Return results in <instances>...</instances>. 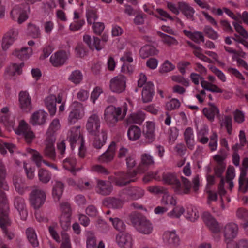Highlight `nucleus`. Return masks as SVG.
Returning a JSON list of instances; mask_svg holds the SVG:
<instances>
[{
  "label": "nucleus",
  "instance_id": "30",
  "mask_svg": "<svg viewBox=\"0 0 248 248\" xmlns=\"http://www.w3.org/2000/svg\"><path fill=\"white\" fill-rule=\"evenodd\" d=\"M184 141L187 147L190 150L193 149L195 145V139L193 129L188 127L184 132Z\"/></svg>",
  "mask_w": 248,
  "mask_h": 248
},
{
  "label": "nucleus",
  "instance_id": "25",
  "mask_svg": "<svg viewBox=\"0 0 248 248\" xmlns=\"http://www.w3.org/2000/svg\"><path fill=\"white\" fill-rule=\"evenodd\" d=\"M238 226L233 223H231L227 224L224 228V234L226 240L228 241H231L234 238L238 232ZM229 242H227V243Z\"/></svg>",
  "mask_w": 248,
  "mask_h": 248
},
{
  "label": "nucleus",
  "instance_id": "5",
  "mask_svg": "<svg viewBox=\"0 0 248 248\" xmlns=\"http://www.w3.org/2000/svg\"><path fill=\"white\" fill-rule=\"evenodd\" d=\"M126 77L122 74H119L113 77L109 81L110 90L117 94L123 93L126 88Z\"/></svg>",
  "mask_w": 248,
  "mask_h": 248
},
{
  "label": "nucleus",
  "instance_id": "51",
  "mask_svg": "<svg viewBox=\"0 0 248 248\" xmlns=\"http://www.w3.org/2000/svg\"><path fill=\"white\" fill-rule=\"evenodd\" d=\"M109 220L112 223L114 228L120 232H124L126 230V225L118 218H109Z\"/></svg>",
  "mask_w": 248,
  "mask_h": 248
},
{
  "label": "nucleus",
  "instance_id": "55",
  "mask_svg": "<svg viewBox=\"0 0 248 248\" xmlns=\"http://www.w3.org/2000/svg\"><path fill=\"white\" fill-rule=\"evenodd\" d=\"M205 34L210 39L216 40L219 37V34L212 27L209 26H205L203 29Z\"/></svg>",
  "mask_w": 248,
  "mask_h": 248
},
{
  "label": "nucleus",
  "instance_id": "31",
  "mask_svg": "<svg viewBox=\"0 0 248 248\" xmlns=\"http://www.w3.org/2000/svg\"><path fill=\"white\" fill-rule=\"evenodd\" d=\"M7 170L6 166L1 159H0V188L4 191H8L9 187L6 180Z\"/></svg>",
  "mask_w": 248,
  "mask_h": 248
},
{
  "label": "nucleus",
  "instance_id": "2",
  "mask_svg": "<svg viewBox=\"0 0 248 248\" xmlns=\"http://www.w3.org/2000/svg\"><path fill=\"white\" fill-rule=\"evenodd\" d=\"M129 219L136 229L140 233L149 234L152 232L153 227L152 223L141 214L132 212L129 215Z\"/></svg>",
  "mask_w": 248,
  "mask_h": 248
},
{
  "label": "nucleus",
  "instance_id": "36",
  "mask_svg": "<svg viewBox=\"0 0 248 248\" xmlns=\"http://www.w3.org/2000/svg\"><path fill=\"white\" fill-rule=\"evenodd\" d=\"M13 181L16 191L21 195L23 194L25 189V179L20 176L15 175Z\"/></svg>",
  "mask_w": 248,
  "mask_h": 248
},
{
  "label": "nucleus",
  "instance_id": "17",
  "mask_svg": "<svg viewBox=\"0 0 248 248\" xmlns=\"http://www.w3.org/2000/svg\"><path fill=\"white\" fill-rule=\"evenodd\" d=\"M116 241L121 248H133V240L130 234L120 233L116 235Z\"/></svg>",
  "mask_w": 248,
  "mask_h": 248
},
{
  "label": "nucleus",
  "instance_id": "61",
  "mask_svg": "<svg viewBox=\"0 0 248 248\" xmlns=\"http://www.w3.org/2000/svg\"><path fill=\"white\" fill-rule=\"evenodd\" d=\"M227 248H248V240L241 239L235 245L228 244Z\"/></svg>",
  "mask_w": 248,
  "mask_h": 248
},
{
  "label": "nucleus",
  "instance_id": "64",
  "mask_svg": "<svg viewBox=\"0 0 248 248\" xmlns=\"http://www.w3.org/2000/svg\"><path fill=\"white\" fill-rule=\"evenodd\" d=\"M172 81L181 83L186 87H188L189 85V81L188 79L185 78L183 77L180 75H174L171 77Z\"/></svg>",
  "mask_w": 248,
  "mask_h": 248
},
{
  "label": "nucleus",
  "instance_id": "26",
  "mask_svg": "<svg viewBox=\"0 0 248 248\" xmlns=\"http://www.w3.org/2000/svg\"><path fill=\"white\" fill-rule=\"evenodd\" d=\"M162 180L165 184L173 185L175 191L181 187V183L174 173L164 172L162 174Z\"/></svg>",
  "mask_w": 248,
  "mask_h": 248
},
{
  "label": "nucleus",
  "instance_id": "38",
  "mask_svg": "<svg viewBox=\"0 0 248 248\" xmlns=\"http://www.w3.org/2000/svg\"><path fill=\"white\" fill-rule=\"evenodd\" d=\"M158 51L155 47L151 45H145L143 46L140 50V57L143 59H145L150 56L157 55Z\"/></svg>",
  "mask_w": 248,
  "mask_h": 248
},
{
  "label": "nucleus",
  "instance_id": "54",
  "mask_svg": "<svg viewBox=\"0 0 248 248\" xmlns=\"http://www.w3.org/2000/svg\"><path fill=\"white\" fill-rule=\"evenodd\" d=\"M70 217L71 216L68 215H61L60 217V225L64 231H66L70 228Z\"/></svg>",
  "mask_w": 248,
  "mask_h": 248
},
{
  "label": "nucleus",
  "instance_id": "13",
  "mask_svg": "<svg viewBox=\"0 0 248 248\" xmlns=\"http://www.w3.org/2000/svg\"><path fill=\"white\" fill-rule=\"evenodd\" d=\"M113 190V186L109 181L98 179L96 180V192L103 196H108Z\"/></svg>",
  "mask_w": 248,
  "mask_h": 248
},
{
  "label": "nucleus",
  "instance_id": "49",
  "mask_svg": "<svg viewBox=\"0 0 248 248\" xmlns=\"http://www.w3.org/2000/svg\"><path fill=\"white\" fill-rule=\"evenodd\" d=\"M38 176L39 181L43 184H47L51 179V173L43 169L39 170Z\"/></svg>",
  "mask_w": 248,
  "mask_h": 248
},
{
  "label": "nucleus",
  "instance_id": "14",
  "mask_svg": "<svg viewBox=\"0 0 248 248\" xmlns=\"http://www.w3.org/2000/svg\"><path fill=\"white\" fill-rule=\"evenodd\" d=\"M68 53L64 50L55 52L50 58V62L55 67H59L64 64L68 58Z\"/></svg>",
  "mask_w": 248,
  "mask_h": 248
},
{
  "label": "nucleus",
  "instance_id": "56",
  "mask_svg": "<svg viewBox=\"0 0 248 248\" xmlns=\"http://www.w3.org/2000/svg\"><path fill=\"white\" fill-rule=\"evenodd\" d=\"M27 151L29 153L32 154V157L33 161L35 162L36 165L38 167H40L42 162H43L44 161L42 159V156L41 155V154L38 152L35 151L32 149H27Z\"/></svg>",
  "mask_w": 248,
  "mask_h": 248
},
{
  "label": "nucleus",
  "instance_id": "10",
  "mask_svg": "<svg viewBox=\"0 0 248 248\" xmlns=\"http://www.w3.org/2000/svg\"><path fill=\"white\" fill-rule=\"evenodd\" d=\"M16 133L18 135L23 136L26 141L28 143H31L35 137L33 132L31 130L28 124L24 120L20 122Z\"/></svg>",
  "mask_w": 248,
  "mask_h": 248
},
{
  "label": "nucleus",
  "instance_id": "29",
  "mask_svg": "<svg viewBox=\"0 0 248 248\" xmlns=\"http://www.w3.org/2000/svg\"><path fill=\"white\" fill-rule=\"evenodd\" d=\"M83 41L92 50L95 49L99 51L103 47L100 45V40L98 37L93 36L91 38L89 35H85L83 36Z\"/></svg>",
  "mask_w": 248,
  "mask_h": 248
},
{
  "label": "nucleus",
  "instance_id": "62",
  "mask_svg": "<svg viewBox=\"0 0 248 248\" xmlns=\"http://www.w3.org/2000/svg\"><path fill=\"white\" fill-rule=\"evenodd\" d=\"M180 106L179 101L177 99H172L166 104V108L168 110L171 111L178 108Z\"/></svg>",
  "mask_w": 248,
  "mask_h": 248
},
{
  "label": "nucleus",
  "instance_id": "20",
  "mask_svg": "<svg viewBox=\"0 0 248 248\" xmlns=\"http://www.w3.org/2000/svg\"><path fill=\"white\" fill-rule=\"evenodd\" d=\"M155 124L152 122H147L143 135L145 141L149 144L153 142L155 139Z\"/></svg>",
  "mask_w": 248,
  "mask_h": 248
},
{
  "label": "nucleus",
  "instance_id": "52",
  "mask_svg": "<svg viewBox=\"0 0 248 248\" xmlns=\"http://www.w3.org/2000/svg\"><path fill=\"white\" fill-rule=\"evenodd\" d=\"M176 199L168 193H165L163 195L161 199V203L163 205L174 206L176 204Z\"/></svg>",
  "mask_w": 248,
  "mask_h": 248
},
{
  "label": "nucleus",
  "instance_id": "6",
  "mask_svg": "<svg viewBox=\"0 0 248 248\" xmlns=\"http://www.w3.org/2000/svg\"><path fill=\"white\" fill-rule=\"evenodd\" d=\"M19 34L18 29L13 27L4 34L1 43V47L3 51H7L10 46L17 39Z\"/></svg>",
  "mask_w": 248,
  "mask_h": 248
},
{
  "label": "nucleus",
  "instance_id": "40",
  "mask_svg": "<svg viewBox=\"0 0 248 248\" xmlns=\"http://www.w3.org/2000/svg\"><path fill=\"white\" fill-rule=\"evenodd\" d=\"M31 54L32 49L28 47L15 49L12 53L13 55L22 60L28 59Z\"/></svg>",
  "mask_w": 248,
  "mask_h": 248
},
{
  "label": "nucleus",
  "instance_id": "42",
  "mask_svg": "<svg viewBox=\"0 0 248 248\" xmlns=\"http://www.w3.org/2000/svg\"><path fill=\"white\" fill-rule=\"evenodd\" d=\"M208 134V129L206 126H203L197 131V140L202 144H206L209 141L207 137Z\"/></svg>",
  "mask_w": 248,
  "mask_h": 248
},
{
  "label": "nucleus",
  "instance_id": "4",
  "mask_svg": "<svg viewBox=\"0 0 248 248\" xmlns=\"http://www.w3.org/2000/svg\"><path fill=\"white\" fill-rule=\"evenodd\" d=\"M101 119L98 112L93 111L89 116L86 124V129L90 135H95L100 130Z\"/></svg>",
  "mask_w": 248,
  "mask_h": 248
},
{
  "label": "nucleus",
  "instance_id": "22",
  "mask_svg": "<svg viewBox=\"0 0 248 248\" xmlns=\"http://www.w3.org/2000/svg\"><path fill=\"white\" fill-rule=\"evenodd\" d=\"M154 93L153 84L151 82H147L144 86L142 91V100L143 103H146L151 102Z\"/></svg>",
  "mask_w": 248,
  "mask_h": 248
},
{
  "label": "nucleus",
  "instance_id": "18",
  "mask_svg": "<svg viewBox=\"0 0 248 248\" xmlns=\"http://www.w3.org/2000/svg\"><path fill=\"white\" fill-rule=\"evenodd\" d=\"M14 204L19 213L21 219L25 220L28 217V211L25 200L21 197L17 196L15 197Z\"/></svg>",
  "mask_w": 248,
  "mask_h": 248
},
{
  "label": "nucleus",
  "instance_id": "39",
  "mask_svg": "<svg viewBox=\"0 0 248 248\" xmlns=\"http://www.w3.org/2000/svg\"><path fill=\"white\" fill-rule=\"evenodd\" d=\"M27 34L33 39L40 38L41 36L39 27L32 23H29L27 25Z\"/></svg>",
  "mask_w": 248,
  "mask_h": 248
},
{
  "label": "nucleus",
  "instance_id": "19",
  "mask_svg": "<svg viewBox=\"0 0 248 248\" xmlns=\"http://www.w3.org/2000/svg\"><path fill=\"white\" fill-rule=\"evenodd\" d=\"M47 115V113L44 110L36 111L32 114L30 118V123L34 126L43 125L45 124Z\"/></svg>",
  "mask_w": 248,
  "mask_h": 248
},
{
  "label": "nucleus",
  "instance_id": "12",
  "mask_svg": "<svg viewBox=\"0 0 248 248\" xmlns=\"http://www.w3.org/2000/svg\"><path fill=\"white\" fill-rule=\"evenodd\" d=\"M123 193L130 200H137L144 196L145 190L139 186H129L123 190Z\"/></svg>",
  "mask_w": 248,
  "mask_h": 248
},
{
  "label": "nucleus",
  "instance_id": "46",
  "mask_svg": "<svg viewBox=\"0 0 248 248\" xmlns=\"http://www.w3.org/2000/svg\"><path fill=\"white\" fill-rule=\"evenodd\" d=\"M181 180L184 188L182 189L181 186L179 189H176V192L179 194H188L191 188V182L187 178L183 176L181 177Z\"/></svg>",
  "mask_w": 248,
  "mask_h": 248
},
{
  "label": "nucleus",
  "instance_id": "41",
  "mask_svg": "<svg viewBox=\"0 0 248 248\" xmlns=\"http://www.w3.org/2000/svg\"><path fill=\"white\" fill-rule=\"evenodd\" d=\"M26 235L29 243L33 247H37L39 246V241L34 229L29 227L26 230Z\"/></svg>",
  "mask_w": 248,
  "mask_h": 248
},
{
  "label": "nucleus",
  "instance_id": "7",
  "mask_svg": "<svg viewBox=\"0 0 248 248\" xmlns=\"http://www.w3.org/2000/svg\"><path fill=\"white\" fill-rule=\"evenodd\" d=\"M8 207L5 206L4 208V213L3 215L0 216V227L1 228L3 233L9 240L13 239L15 237L14 233L8 228L11 225V220L9 217V214H7Z\"/></svg>",
  "mask_w": 248,
  "mask_h": 248
},
{
  "label": "nucleus",
  "instance_id": "47",
  "mask_svg": "<svg viewBox=\"0 0 248 248\" xmlns=\"http://www.w3.org/2000/svg\"><path fill=\"white\" fill-rule=\"evenodd\" d=\"M3 189L0 188V216L3 215L4 213V208L7 206V214L9 213V206L7 202V196L6 193L3 192Z\"/></svg>",
  "mask_w": 248,
  "mask_h": 248
},
{
  "label": "nucleus",
  "instance_id": "28",
  "mask_svg": "<svg viewBox=\"0 0 248 248\" xmlns=\"http://www.w3.org/2000/svg\"><path fill=\"white\" fill-rule=\"evenodd\" d=\"M154 161L153 157L149 154L144 153L141 155V163L139 167L140 172H144L148 168L154 165Z\"/></svg>",
  "mask_w": 248,
  "mask_h": 248
},
{
  "label": "nucleus",
  "instance_id": "34",
  "mask_svg": "<svg viewBox=\"0 0 248 248\" xmlns=\"http://www.w3.org/2000/svg\"><path fill=\"white\" fill-rule=\"evenodd\" d=\"M124 203V201L114 197H108L105 198L103 201L104 205L113 208H121Z\"/></svg>",
  "mask_w": 248,
  "mask_h": 248
},
{
  "label": "nucleus",
  "instance_id": "57",
  "mask_svg": "<svg viewBox=\"0 0 248 248\" xmlns=\"http://www.w3.org/2000/svg\"><path fill=\"white\" fill-rule=\"evenodd\" d=\"M185 209L182 206L175 207L172 211L168 213V216L170 217L179 218L184 213Z\"/></svg>",
  "mask_w": 248,
  "mask_h": 248
},
{
  "label": "nucleus",
  "instance_id": "16",
  "mask_svg": "<svg viewBox=\"0 0 248 248\" xmlns=\"http://www.w3.org/2000/svg\"><path fill=\"white\" fill-rule=\"evenodd\" d=\"M69 140L71 148L73 149L76 144L80 145V140L83 137L81 134L79 127H73L71 128L68 134Z\"/></svg>",
  "mask_w": 248,
  "mask_h": 248
},
{
  "label": "nucleus",
  "instance_id": "15",
  "mask_svg": "<svg viewBox=\"0 0 248 248\" xmlns=\"http://www.w3.org/2000/svg\"><path fill=\"white\" fill-rule=\"evenodd\" d=\"M202 218L204 222L212 232L217 233L220 231V226L218 222L210 213L204 212Z\"/></svg>",
  "mask_w": 248,
  "mask_h": 248
},
{
  "label": "nucleus",
  "instance_id": "8",
  "mask_svg": "<svg viewBox=\"0 0 248 248\" xmlns=\"http://www.w3.org/2000/svg\"><path fill=\"white\" fill-rule=\"evenodd\" d=\"M137 174V172L135 170L127 172H119L115 179L114 184L120 187L126 186L132 182L136 181L135 177Z\"/></svg>",
  "mask_w": 248,
  "mask_h": 248
},
{
  "label": "nucleus",
  "instance_id": "24",
  "mask_svg": "<svg viewBox=\"0 0 248 248\" xmlns=\"http://www.w3.org/2000/svg\"><path fill=\"white\" fill-rule=\"evenodd\" d=\"M116 150V143L112 142L106 152L98 157V160L101 163H108L112 161L114 158Z\"/></svg>",
  "mask_w": 248,
  "mask_h": 248
},
{
  "label": "nucleus",
  "instance_id": "45",
  "mask_svg": "<svg viewBox=\"0 0 248 248\" xmlns=\"http://www.w3.org/2000/svg\"><path fill=\"white\" fill-rule=\"evenodd\" d=\"M76 163L77 160L76 158L70 157L66 158L63 161V166L66 170L70 171L75 174Z\"/></svg>",
  "mask_w": 248,
  "mask_h": 248
},
{
  "label": "nucleus",
  "instance_id": "37",
  "mask_svg": "<svg viewBox=\"0 0 248 248\" xmlns=\"http://www.w3.org/2000/svg\"><path fill=\"white\" fill-rule=\"evenodd\" d=\"M64 188V184L59 181H55L52 188V196L55 200L59 201L62 196Z\"/></svg>",
  "mask_w": 248,
  "mask_h": 248
},
{
  "label": "nucleus",
  "instance_id": "9",
  "mask_svg": "<svg viewBox=\"0 0 248 248\" xmlns=\"http://www.w3.org/2000/svg\"><path fill=\"white\" fill-rule=\"evenodd\" d=\"M46 135V138L45 141V148L44 150L45 156L49 159L54 160L56 158V152L54 148V143L56 140V138L53 134L48 132Z\"/></svg>",
  "mask_w": 248,
  "mask_h": 248
},
{
  "label": "nucleus",
  "instance_id": "53",
  "mask_svg": "<svg viewBox=\"0 0 248 248\" xmlns=\"http://www.w3.org/2000/svg\"><path fill=\"white\" fill-rule=\"evenodd\" d=\"M157 34L161 38L162 41L168 46L178 44L177 40L173 37L164 34L160 31H157Z\"/></svg>",
  "mask_w": 248,
  "mask_h": 248
},
{
  "label": "nucleus",
  "instance_id": "33",
  "mask_svg": "<svg viewBox=\"0 0 248 248\" xmlns=\"http://www.w3.org/2000/svg\"><path fill=\"white\" fill-rule=\"evenodd\" d=\"M77 108L73 109L69 113L68 122L69 124H74L78 120L81 119L83 116L81 111V104L77 103Z\"/></svg>",
  "mask_w": 248,
  "mask_h": 248
},
{
  "label": "nucleus",
  "instance_id": "63",
  "mask_svg": "<svg viewBox=\"0 0 248 248\" xmlns=\"http://www.w3.org/2000/svg\"><path fill=\"white\" fill-rule=\"evenodd\" d=\"M175 68V66L172 64L170 62L166 60L162 64L160 69V72L162 73H167L170 72Z\"/></svg>",
  "mask_w": 248,
  "mask_h": 248
},
{
  "label": "nucleus",
  "instance_id": "27",
  "mask_svg": "<svg viewBox=\"0 0 248 248\" xmlns=\"http://www.w3.org/2000/svg\"><path fill=\"white\" fill-rule=\"evenodd\" d=\"M163 239L165 244L171 247L177 246L179 243V238L174 231L165 232Z\"/></svg>",
  "mask_w": 248,
  "mask_h": 248
},
{
  "label": "nucleus",
  "instance_id": "50",
  "mask_svg": "<svg viewBox=\"0 0 248 248\" xmlns=\"http://www.w3.org/2000/svg\"><path fill=\"white\" fill-rule=\"evenodd\" d=\"M24 65V63L22 62L20 64L16 63H12L11 64L6 70V72L10 76H14L17 73L18 75L20 74L22 72L21 69Z\"/></svg>",
  "mask_w": 248,
  "mask_h": 248
},
{
  "label": "nucleus",
  "instance_id": "35",
  "mask_svg": "<svg viewBox=\"0 0 248 248\" xmlns=\"http://www.w3.org/2000/svg\"><path fill=\"white\" fill-rule=\"evenodd\" d=\"M178 6L180 11L187 18L192 19L195 13L194 9L188 3L184 2H179Z\"/></svg>",
  "mask_w": 248,
  "mask_h": 248
},
{
  "label": "nucleus",
  "instance_id": "59",
  "mask_svg": "<svg viewBox=\"0 0 248 248\" xmlns=\"http://www.w3.org/2000/svg\"><path fill=\"white\" fill-rule=\"evenodd\" d=\"M221 126H224L227 130L229 135L232 134V119L231 116H226L222 120L221 123Z\"/></svg>",
  "mask_w": 248,
  "mask_h": 248
},
{
  "label": "nucleus",
  "instance_id": "21",
  "mask_svg": "<svg viewBox=\"0 0 248 248\" xmlns=\"http://www.w3.org/2000/svg\"><path fill=\"white\" fill-rule=\"evenodd\" d=\"M93 136V146L96 149H100L106 143L107 139V132L105 129H101L95 135H90Z\"/></svg>",
  "mask_w": 248,
  "mask_h": 248
},
{
  "label": "nucleus",
  "instance_id": "43",
  "mask_svg": "<svg viewBox=\"0 0 248 248\" xmlns=\"http://www.w3.org/2000/svg\"><path fill=\"white\" fill-rule=\"evenodd\" d=\"M145 114L142 111H138L132 113L128 118V122L130 123L141 124L144 120Z\"/></svg>",
  "mask_w": 248,
  "mask_h": 248
},
{
  "label": "nucleus",
  "instance_id": "3",
  "mask_svg": "<svg viewBox=\"0 0 248 248\" xmlns=\"http://www.w3.org/2000/svg\"><path fill=\"white\" fill-rule=\"evenodd\" d=\"M46 200V193L40 188L34 187L29 194V201L30 205L34 209L41 208Z\"/></svg>",
  "mask_w": 248,
  "mask_h": 248
},
{
  "label": "nucleus",
  "instance_id": "60",
  "mask_svg": "<svg viewBox=\"0 0 248 248\" xmlns=\"http://www.w3.org/2000/svg\"><path fill=\"white\" fill-rule=\"evenodd\" d=\"M232 24L236 32H237L244 38H248V33L242 26L236 22H233Z\"/></svg>",
  "mask_w": 248,
  "mask_h": 248
},
{
  "label": "nucleus",
  "instance_id": "23",
  "mask_svg": "<svg viewBox=\"0 0 248 248\" xmlns=\"http://www.w3.org/2000/svg\"><path fill=\"white\" fill-rule=\"evenodd\" d=\"M208 107L203 108L202 113L206 118L210 122L214 120L215 116L219 114L218 108L214 104L211 102L208 103Z\"/></svg>",
  "mask_w": 248,
  "mask_h": 248
},
{
  "label": "nucleus",
  "instance_id": "11",
  "mask_svg": "<svg viewBox=\"0 0 248 248\" xmlns=\"http://www.w3.org/2000/svg\"><path fill=\"white\" fill-rule=\"evenodd\" d=\"M19 107L23 112L28 113L32 109L31 97L27 91H21L18 95Z\"/></svg>",
  "mask_w": 248,
  "mask_h": 248
},
{
  "label": "nucleus",
  "instance_id": "32",
  "mask_svg": "<svg viewBox=\"0 0 248 248\" xmlns=\"http://www.w3.org/2000/svg\"><path fill=\"white\" fill-rule=\"evenodd\" d=\"M44 103L50 115L53 116L56 112L57 98L56 96L54 95L48 96L45 99Z\"/></svg>",
  "mask_w": 248,
  "mask_h": 248
},
{
  "label": "nucleus",
  "instance_id": "58",
  "mask_svg": "<svg viewBox=\"0 0 248 248\" xmlns=\"http://www.w3.org/2000/svg\"><path fill=\"white\" fill-rule=\"evenodd\" d=\"M91 170L93 172L100 174L108 175L109 174V171L106 168L101 165H93L91 167Z\"/></svg>",
  "mask_w": 248,
  "mask_h": 248
},
{
  "label": "nucleus",
  "instance_id": "1",
  "mask_svg": "<svg viewBox=\"0 0 248 248\" xmlns=\"http://www.w3.org/2000/svg\"><path fill=\"white\" fill-rule=\"evenodd\" d=\"M127 104L124 103L121 106L116 107L110 105L104 110V119L107 125L114 127L117 123L125 117L127 112Z\"/></svg>",
  "mask_w": 248,
  "mask_h": 248
},
{
  "label": "nucleus",
  "instance_id": "44",
  "mask_svg": "<svg viewBox=\"0 0 248 248\" xmlns=\"http://www.w3.org/2000/svg\"><path fill=\"white\" fill-rule=\"evenodd\" d=\"M127 135L130 140L132 141L136 140L140 137V129L137 126H131L128 130Z\"/></svg>",
  "mask_w": 248,
  "mask_h": 248
},
{
  "label": "nucleus",
  "instance_id": "48",
  "mask_svg": "<svg viewBox=\"0 0 248 248\" xmlns=\"http://www.w3.org/2000/svg\"><path fill=\"white\" fill-rule=\"evenodd\" d=\"M83 79V75L78 70L73 71L70 75L68 80L75 84H79Z\"/></svg>",
  "mask_w": 248,
  "mask_h": 248
}]
</instances>
